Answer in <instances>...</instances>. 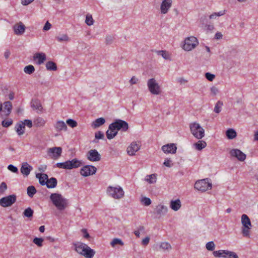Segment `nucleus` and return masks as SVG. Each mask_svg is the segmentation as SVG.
Masks as SVG:
<instances>
[{"label": "nucleus", "mask_w": 258, "mask_h": 258, "mask_svg": "<svg viewBox=\"0 0 258 258\" xmlns=\"http://www.w3.org/2000/svg\"><path fill=\"white\" fill-rule=\"evenodd\" d=\"M12 108V103L10 101H6L3 105H0V111H2V115L8 116L11 112Z\"/></svg>", "instance_id": "obj_14"}, {"label": "nucleus", "mask_w": 258, "mask_h": 258, "mask_svg": "<svg viewBox=\"0 0 258 258\" xmlns=\"http://www.w3.org/2000/svg\"><path fill=\"white\" fill-rule=\"evenodd\" d=\"M46 123V120L42 117H38L34 120V124L36 127H43Z\"/></svg>", "instance_id": "obj_34"}, {"label": "nucleus", "mask_w": 258, "mask_h": 258, "mask_svg": "<svg viewBox=\"0 0 258 258\" xmlns=\"http://www.w3.org/2000/svg\"><path fill=\"white\" fill-rule=\"evenodd\" d=\"M55 130L57 132L61 131H67V125L66 123L62 120H58L54 124Z\"/></svg>", "instance_id": "obj_21"}, {"label": "nucleus", "mask_w": 258, "mask_h": 258, "mask_svg": "<svg viewBox=\"0 0 258 258\" xmlns=\"http://www.w3.org/2000/svg\"><path fill=\"white\" fill-rule=\"evenodd\" d=\"M117 244H119L120 245L122 246L124 245V243L121 240V239H120L119 238H113L110 242V245L112 247H114Z\"/></svg>", "instance_id": "obj_42"}, {"label": "nucleus", "mask_w": 258, "mask_h": 258, "mask_svg": "<svg viewBox=\"0 0 258 258\" xmlns=\"http://www.w3.org/2000/svg\"><path fill=\"white\" fill-rule=\"evenodd\" d=\"M62 149L61 147H53L48 149V155L54 159H58L61 154Z\"/></svg>", "instance_id": "obj_13"}, {"label": "nucleus", "mask_w": 258, "mask_h": 258, "mask_svg": "<svg viewBox=\"0 0 258 258\" xmlns=\"http://www.w3.org/2000/svg\"><path fill=\"white\" fill-rule=\"evenodd\" d=\"M145 180L148 182L149 183H154L156 182L157 180V176L156 174H152L151 175H149L146 176Z\"/></svg>", "instance_id": "obj_36"}, {"label": "nucleus", "mask_w": 258, "mask_h": 258, "mask_svg": "<svg viewBox=\"0 0 258 258\" xmlns=\"http://www.w3.org/2000/svg\"><path fill=\"white\" fill-rule=\"evenodd\" d=\"M74 245L75 246V249H76V251L78 253H79L82 255H83V252H84V248H85V247L86 246V244L80 242V243H78L77 244H75Z\"/></svg>", "instance_id": "obj_31"}, {"label": "nucleus", "mask_w": 258, "mask_h": 258, "mask_svg": "<svg viewBox=\"0 0 258 258\" xmlns=\"http://www.w3.org/2000/svg\"><path fill=\"white\" fill-rule=\"evenodd\" d=\"M50 199L58 210H63L67 207L68 200L63 198L59 194H51L50 196Z\"/></svg>", "instance_id": "obj_1"}, {"label": "nucleus", "mask_w": 258, "mask_h": 258, "mask_svg": "<svg viewBox=\"0 0 258 258\" xmlns=\"http://www.w3.org/2000/svg\"><path fill=\"white\" fill-rule=\"evenodd\" d=\"M141 202L145 206H148L151 204V200L149 198L143 197L141 200Z\"/></svg>", "instance_id": "obj_50"}, {"label": "nucleus", "mask_w": 258, "mask_h": 258, "mask_svg": "<svg viewBox=\"0 0 258 258\" xmlns=\"http://www.w3.org/2000/svg\"><path fill=\"white\" fill-rule=\"evenodd\" d=\"M210 90H211V94L214 96L217 95V94L219 92L218 89L215 86L212 87L210 88Z\"/></svg>", "instance_id": "obj_63"}, {"label": "nucleus", "mask_w": 258, "mask_h": 258, "mask_svg": "<svg viewBox=\"0 0 258 258\" xmlns=\"http://www.w3.org/2000/svg\"><path fill=\"white\" fill-rule=\"evenodd\" d=\"M36 177L39 179V183L41 185H45L46 184V181L48 178V175L44 173H36Z\"/></svg>", "instance_id": "obj_28"}, {"label": "nucleus", "mask_w": 258, "mask_h": 258, "mask_svg": "<svg viewBox=\"0 0 258 258\" xmlns=\"http://www.w3.org/2000/svg\"><path fill=\"white\" fill-rule=\"evenodd\" d=\"M32 169V167L27 162H24L22 164L20 171L23 175L27 176L30 174Z\"/></svg>", "instance_id": "obj_22"}, {"label": "nucleus", "mask_w": 258, "mask_h": 258, "mask_svg": "<svg viewBox=\"0 0 258 258\" xmlns=\"http://www.w3.org/2000/svg\"><path fill=\"white\" fill-rule=\"evenodd\" d=\"M241 224L242 225V235L245 237H249V231L252 225L249 218L246 214H243L241 216Z\"/></svg>", "instance_id": "obj_6"}, {"label": "nucleus", "mask_w": 258, "mask_h": 258, "mask_svg": "<svg viewBox=\"0 0 258 258\" xmlns=\"http://www.w3.org/2000/svg\"><path fill=\"white\" fill-rule=\"evenodd\" d=\"M205 77L208 80L212 81L215 78V76L214 74H211L210 73H206L205 74Z\"/></svg>", "instance_id": "obj_57"}, {"label": "nucleus", "mask_w": 258, "mask_h": 258, "mask_svg": "<svg viewBox=\"0 0 258 258\" xmlns=\"http://www.w3.org/2000/svg\"><path fill=\"white\" fill-rule=\"evenodd\" d=\"M27 190V194L30 198H32L37 191L35 187L33 185L28 186Z\"/></svg>", "instance_id": "obj_40"}, {"label": "nucleus", "mask_w": 258, "mask_h": 258, "mask_svg": "<svg viewBox=\"0 0 258 258\" xmlns=\"http://www.w3.org/2000/svg\"><path fill=\"white\" fill-rule=\"evenodd\" d=\"M172 0H163L161 4L160 11L162 14H166L172 6Z\"/></svg>", "instance_id": "obj_17"}, {"label": "nucleus", "mask_w": 258, "mask_h": 258, "mask_svg": "<svg viewBox=\"0 0 258 258\" xmlns=\"http://www.w3.org/2000/svg\"><path fill=\"white\" fill-rule=\"evenodd\" d=\"M228 257L227 258H238L237 254L233 251L228 250Z\"/></svg>", "instance_id": "obj_59"}, {"label": "nucleus", "mask_w": 258, "mask_h": 258, "mask_svg": "<svg viewBox=\"0 0 258 258\" xmlns=\"http://www.w3.org/2000/svg\"><path fill=\"white\" fill-rule=\"evenodd\" d=\"M57 41L59 42H67L70 41L71 39L67 34H62L57 36L55 37Z\"/></svg>", "instance_id": "obj_32"}, {"label": "nucleus", "mask_w": 258, "mask_h": 258, "mask_svg": "<svg viewBox=\"0 0 258 258\" xmlns=\"http://www.w3.org/2000/svg\"><path fill=\"white\" fill-rule=\"evenodd\" d=\"M171 160L169 158H166L163 163V164L168 167H171L172 166L173 164H171Z\"/></svg>", "instance_id": "obj_60"}, {"label": "nucleus", "mask_w": 258, "mask_h": 258, "mask_svg": "<svg viewBox=\"0 0 258 258\" xmlns=\"http://www.w3.org/2000/svg\"><path fill=\"white\" fill-rule=\"evenodd\" d=\"M181 207L180 200H171L170 203V208L174 211H177Z\"/></svg>", "instance_id": "obj_25"}, {"label": "nucleus", "mask_w": 258, "mask_h": 258, "mask_svg": "<svg viewBox=\"0 0 258 258\" xmlns=\"http://www.w3.org/2000/svg\"><path fill=\"white\" fill-rule=\"evenodd\" d=\"M23 214L25 216L30 218L33 216V211L30 208H28L25 210Z\"/></svg>", "instance_id": "obj_49"}, {"label": "nucleus", "mask_w": 258, "mask_h": 258, "mask_svg": "<svg viewBox=\"0 0 258 258\" xmlns=\"http://www.w3.org/2000/svg\"><path fill=\"white\" fill-rule=\"evenodd\" d=\"M222 106L223 102L221 101H218L215 106L214 111L216 113H219L221 111Z\"/></svg>", "instance_id": "obj_43"}, {"label": "nucleus", "mask_w": 258, "mask_h": 258, "mask_svg": "<svg viewBox=\"0 0 258 258\" xmlns=\"http://www.w3.org/2000/svg\"><path fill=\"white\" fill-rule=\"evenodd\" d=\"M94 22L92 16L90 15H87L85 20L86 24L88 26H91L93 25Z\"/></svg>", "instance_id": "obj_47"}, {"label": "nucleus", "mask_w": 258, "mask_h": 258, "mask_svg": "<svg viewBox=\"0 0 258 258\" xmlns=\"http://www.w3.org/2000/svg\"><path fill=\"white\" fill-rule=\"evenodd\" d=\"M13 120L11 119H5L2 121V125L4 127H8L13 124Z\"/></svg>", "instance_id": "obj_48"}, {"label": "nucleus", "mask_w": 258, "mask_h": 258, "mask_svg": "<svg viewBox=\"0 0 258 258\" xmlns=\"http://www.w3.org/2000/svg\"><path fill=\"white\" fill-rule=\"evenodd\" d=\"M215 247L216 245L213 241H209L206 244V248L209 251H214Z\"/></svg>", "instance_id": "obj_44"}, {"label": "nucleus", "mask_w": 258, "mask_h": 258, "mask_svg": "<svg viewBox=\"0 0 258 258\" xmlns=\"http://www.w3.org/2000/svg\"><path fill=\"white\" fill-rule=\"evenodd\" d=\"M198 44L199 41L196 37L194 36L188 37L184 40L182 49L186 51H191L195 49Z\"/></svg>", "instance_id": "obj_7"}, {"label": "nucleus", "mask_w": 258, "mask_h": 258, "mask_svg": "<svg viewBox=\"0 0 258 258\" xmlns=\"http://www.w3.org/2000/svg\"><path fill=\"white\" fill-rule=\"evenodd\" d=\"M140 145L136 142L132 143L127 148V153L130 156L135 155L136 152L138 151L140 149Z\"/></svg>", "instance_id": "obj_19"}, {"label": "nucleus", "mask_w": 258, "mask_h": 258, "mask_svg": "<svg viewBox=\"0 0 258 258\" xmlns=\"http://www.w3.org/2000/svg\"><path fill=\"white\" fill-rule=\"evenodd\" d=\"M114 40V37L111 35L106 36L105 38V43L107 45H109L112 43Z\"/></svg>", "instance_id": "obj_54"}, {"label": "nucleus", "mask_w": 258, "mask_h": 258, "mask_svg": "<svg viewBox=\"0 0 258 258\" xmlns=\"http://www.w3.org/2000/svg\"><path fill=\"white\" fill-rule=\"evenodd\" d=\"M34 60H37V64L40 65L43 63L46 59V55L43 52L36 53L33 56Z\"/></svg>", "instance_id": "obj_23"}, {"label": "nucleus", "mask_w": 258, "mask_h": 258, "mask_svg": "<svg viewBox=\"0 0 258 258\" xmlns=\"http://www.w3.org/2000/svg\"><path fill=\"white\" fill-rule=\"evenodd\" d=\"M24 71L26 74L31 75L35 71L34 67L31 64L27 66L24 68Z\"/></svg>", "instance_id": "obj_41"}, {"label": "nucleus", "mask_w": 258, "mask_h": 258, "mask_svg": "<svg viewBox=\"0 0 258 258\" xmlns=\"http://www.w3.org/2000/svg\"><path fill=\"white\" fill-rule=\"evenodd\" d=\"M46 184L45 185H46L47 187L48 188H53L55 187L57 185V180L54 177H51L49 179L48 178L46 181Z\"/></svg>", "instance_id": "obj_30"}, {"label": "nucleus", "mask_w": 258, "mask_h": 258, "mask_svg": "<svg viewBox=\"0 0 258 258\" xmlns=\"http://www.w3.org/2000/svg\"><path fill=\"white\" fill-rule=\"evenodd\" d=\"M194 146L197 150L200 151L206 147L207 143L203 140H200L197 143L194 144Z\"/></svg>", "instance_id": "obj_35"}, {"label": "nucleus", "mask_w": 258, "mask_h": 258, "mask_svg": "<svg viewBox=\"0 0 258 258\" xmlns=\"http://www.w3.org/2000/svg\"><path fill=\"white\" fill-rule=\"evenodd\" d=\"M105 122V119L103 117H100L95 119L93 122H92L91 123V126L94 129L97 128L104 124Z\"/></svg>", "instance_id": "obj_29"}, {"label": "nucleus", "mask_w": 258, "mask_h": 258, "mask_svg": "<svg viewBox=\"0 0 258 258\" xmlns=\"http://www.w3.org/2000/svg\"><path fill=\"white\" fill-rule=\"evenodd\" d=\"M46 68L48 71H56L57 66L55 62L52 61H48L46 63Z\"/></svg>", "instance_id": "obj_38"}, {"label": "nucleus", "mask_w": 258, "mask_h": 258, "mask_svg": "<svg viewBox=\"0 0 258 258\" xmlns=\"http://www.w3.org/2000/svg\"><path fill=\"white\" fill-rule=\"evenodd\" d=\"M117 133L118 131L114 125L112 123L109 124L108 130L106 132L107 138L111 140L117 135Z\"/></svg>", "instance_id": "obj_18"}, {"label": "nucleus", "mask_w": 258, "mask_h": 258, "mask_svg": "<svg viewBox=\"0 0 258 258\" xmlns=\"http://www.w3.org/2000/svg\"><path fill=\"white\" fill-rule=\"evenodd\" d=\"M83 253V255L86 258H92L95 254V252L93 249H92L90 247L86 244V246L84 248V251Z\"/></svg>", "instance_id": "obj_27"}, {"label": "nucleus", "mask_w": 258, "mask_h": 258, "mask_svg": "<svg viewBox=\"0 0 258 258\" xmlns=\"http://www.w3.org/2000/svg\"><path fill=\"white\" fill-rule=\"evenodd\" d=\"M43 239L42 238L35 237L33 239V242L38 246H41L42 245V242Z\"/></svg>", "instance_id": "obj_53"}, {"label": "nucleus", "mask_w": 258, "mask_h": 258, "mask_svg": "<svg viewBox=\"0 0 258 258\" xmlns=\"http://www.w3.org/2000/svg\"><path fill=\"white\" fill-rule=\"evenodd\" d=\"M159 55H161L165 59H170V56L169 53L164 50H159L157 52Z\"/></svg>", "instance_id": "obj_46"}, {"label": "nucleus", "mask_w": 258, "mask_h": 258, "mask_svg": "<svg viewBox=\"0 0 258 258\" xmlns=\"http://www.w3.org/2000/svg\"><path fill=\"white\" fill-rule=\"evenodd\" d=\"M24 125L27 126L28 127L31 128L32 126V122L31 120L25 119L24 121H21Z\"/></svg>", "instance_id": "obj_58"}, {"label": "nucleus", "mask_w": 258, "mask_h": 258, "mask_svg": "<svg viewBox=\"0 0 258 258\" xmlns=\"http://www.w3.org/2000/svg\"><path fill=\"white\" fill-rule=\"evenodd\" d=\"M51 24L48 21H47L43 28V30L45 31H48L51 29Z\"/></svg>", "instance_id": "obj_62"}, {"label": "nucleus", "mask_w": 258, "mask_h": 258, "mask_svg": "<svg viewBox=\"0 0 258 258\" xmlns=\"http://www.w3.org/2000/svg\"><path fill=\"white\" fill-rule=\"evenodd\" d=\"M7 188V185L6 182H2L0 184V195L4 194Z\"/></svg>", "instance_id": "obj_52"}, {"label": "nucleus", "mask_w": 258, "mask_h": 258, "mask_svg": "<svg viewBox=\"0 0 258 258\" xmlns=\"http://www.w3.org/2000/svg\"><path fill=\"white\" fill-rule=\"evenodd\" d=\"M167 212L168 208L166 206L159 204L156 207L154 213L156 216L159 218L165 216Z\"/></svg>", "instance_id": "obj_15"}, {"label": "nucleus", "mask_w": 258, "mask_h": 258, "mask_svg": "<svg viewBox=\"0 0 258 258\" xmlns=\"http://www.w3.org/2000/svg\"><path fill=\"white\" fill-rule=\"evenodd\" d=\"M25 130V125H24L21 122L17 127V134L22 135L24 134Z\"/></svg>", "instance_id": "obj_45"}, {"label": "nucleus", "mask_w": 258, "mask_h": 258, "mask_svg": "<svg viewBox=\"0 0 258 258\" xmlns=\"http://www.w3.org/2000/svg\"><path fill=\"white\" fill-rule=\"evenodd\" d=\"M26 30L25 25L21 22L17 23V35H23Z\"/></svg>", "instance_id": "obj_33"}, {"label": "nucleus", "mask_w": 258, "mask_h": 258, "mask_svg": "<svg viewBox=\"0 0 258 258\" xmlns=\"http://www.w3.org/2000/svg\"><path fill=\"white\" fill-rule=\"evenodd\" d=\"M31 107L37 111V112L39 113L42 111V106L41 102L39 100L35 99L32 100L31 102Z\"/></svg>", "instance_id": "obj_24"}, {"label": "nucleus", "mask_w": 258, "mask_h": 258, "mask_svg": "<svg viewBox=\"0 0 258 258\" xmlns=\"http://www.w3.org/2000/svg\"><path fill=\"white\" fill-rule=\"evenodd\" d=\"M150 237L149 236L146 237L145 238H144L142 241V245L144 246L147 245L150 241Z\"/></svg>", "instance_id": "obj_64"}, {"label": "nucleus", "mask_w": 258, "mask_h": 258, "mask_svg": "<svg viewBox=\"0 0 258 258\" xmlns=\"http://www.w3.org/2000/svg\"><path fill=\"white\" fill-rule=\"evenodd\" d=\"M66 123H67L69 126H70L73 128L76 127L77 126V121L74 119H70V118L67 120Z\"/></svg>", "instance_id": "obj_51"}, {"label": "nucleus", "mask_w": 258, "mask_h": 258, "mask_svg": "<svg viewBox=\"0 0 258 258\" xmlns=\"http://www.w3.org/2000/svg\"><path fill=\"white\" fill-rule=\"evenodd\" d=\"M118 131L121 130L122 132H126L128 129V124L127 122L121 119H116L112 123Z\"/></svg>", "instance_id": "obj_11"}, {"label": "nucleus", "mask_w": 258, "mask_h": 258, "mask_svg": "<svg viewBox=\"0 0 258 258\" xmlns=\"http://www.w3.org/2000/svg\"><path fill=\"white\" fill-rule=\"evenodd\" d=\"M87 159L92 162L99 161L101 159V155L95 149H91L87 154Z\"/></svg>", "instance_id": "obj_12"}, {"label": "nucleus", "mask_w": 258, "mask_h": 258, "mask_svg": "<svg viewBox=\"0 0 258 258\" xmlns=\"http://www.w3.org/2000/svg\"><path fill=\"white\" fill-rule=\"evenodd\" d=\"M212 183L209 178H205L199 180L196 182L195 184V188L201 191H206L212 188Z\"/></svg>", "instance_id": "obj_5"}, {"label": "nucleus", "mask_w": 258, "mask_h": 258, "mask_svg": "<svg viewBox=\"0 0 258 258\" xmlns=\"http://www.w3.org/2000/svg\"><path fill=\"white\" fill-rule=\"evenodd\" d=\"M147 85L149 91L152 94L158 95L161 93V87L155 78L149 79L147 81Z\"/></svg>", "instance_id": "obj_2"}, {"label": "nucleus", "mask_w": 258, "mask_h": 258, "mask_svg": "<svg viewBox=\"0 0 258 258\" xmlns=\"http://www.w3.org/2000/svg\"><path fill=\"white\" fill-rule=\"evenodd\" d=\"M226 135L228 139H233L236 137V133L234 130L229 128L226 132Z\"/></svg>", "instance_id": "obj_37"}, {"label": "nucleus", "mask_w": 258, "mask_h": 258, "mask_svg": "<svg viewBox=\"0 0 258 258\" xmlns=\"http://www.w3.org/2000/svg\"><path fill=\"white\" fill-rule=\"evenodd\" d=\"M228 250H219L214 251L213 254L214 257L217 258H227L228 257Z\"/></svg>", "instance_id": "obj_26"}, {"label": "nucleus", "mask_w": 258, "mask_h": 258, "mask_svg": "<svg viewBox=\"0 0 258 258\" xmlns=\"http://www.w3.org/2000/svg\"><path fill=\"white\" fill-rule=\"evenodd\" d=\"M177 147L174 144H169L162 147V150L165 154H174L176 152Z\"/></svg>", "instance_id": "obj_20"}, {"label": "nucleus", "mask_w": 258, "mask_h": 258, "mask_svg": "<svg viewBox=\"0 0 258 258\" xmlns=\"http://www.w3.org/2000/svg\"><path fill=\"white\" fill-rule=\"evenodd\" d=\"M81 165V161L76 158L73 159L72 160L67 161L64 162L57 163L55 164L56 167L65 169L76 168L80 167Z\"/></svg>", "instance_id": "obj_3"}, {"label": "nucleus", "mask_w": 258, "mask_h": 258, "mask_svg": "<svg viewBox=\"0 0 258 258\" xmlns=\"http://www.w3.org/2000/svg\"><path fill=\"white\" fill-rule=\"evenodd\" d=\"M16 201V196L10 195L0 199V205L3 207H8L12 206Z\"/></svg>", "instance_id": "obj_9"}, {"label": "nucleus", "mask_w": 258, "mask_h": 258, "mask_svg": "<svg viewBox=\"0 0 258 258\" xmlns=\"http://www.w3.org/2000/svg\"><path fill=\"white\" fill-rule=\"evenodd\" d=\"M224 14V13L223 12H219L218 13H214L211 14L209 18L211 19H216L217 17H220L221 16H222Z\"/></svg>", "instance_id": "obj_56"}, {"label": "nucleus", "mask_w": 258, "mask_h": 258, "mask_svg": "<svg viewBox=\"0 0 258 258\" xmlns=\"http://www.w3.org/2000/svg\"><path fill=\"white\" fill-rule=\"evenodd\" d=\"M230 154L240 161H244L246 158V155L239 149L231 150L230 152Z\"/></svg>", "instance_id": "obj_16"}, {"label": "nucleus", "mask_w": 258, "mask_h": 258, "mask_svg": "<svg viewBox=\"0 0 258 258\" xmlns=\"http://www.w3.org/2000/svg\"><path fill=\"white\" fill-rule=\"evenodd\" d=\"M104 138V134L101 131H98L95 134V140L103 139Z\"/></svg>", "instance_id": "obj_55"}, {"label": "nucleus", "mask_w": 258, "mask_h": 258, "mask_svg": "<svg viewBox=\"0 0 258 258\" xmlns=\"http://www.w3.org/2000/svg\"><path fill=\"white\" fill-rule=\"evenodd\" d=\"M190 130L192 135L197 139H202L205 136V130L197 122H194L189 125Z\"/></svg>", "instance_id": "obj_4"}, {"label": "nucleus", "mask_w": 258, "mask_h": 258, "mask_svg": "<svg viewBox=\"0 0 258 258\" xmlns=\"http://www.w3.org/2000/svg\"><path fill=\"white\" fill-rule=\"evenodd\" d=\"M107 192L109 196L115 199H120L124 196V191L119 186H109L107 189Z\"/></svg>", "instance_id": "obj_8"}, {"label": "nucleus", "mask_w": 258, "mask_h": 258, "mask_svg": "<svg viewBox=\"0 0 258 258\" xmlns=\"http://www.w3.org/2000/svg\"><path fill=\"white\" fill-rule=\"evenodd\" d=\"M160 248L164 251H169L171 249L172 247L168 242H163L160 243Z\"/></svg>", "instance_id": "obj_39"}, {"label": "nucleus", "mask_w": 258, "mask_h": 258, "mask_svg": "<svg viewBox=\"0 0 258 258\" xmlns=\"http://www.w3.org/2000/svg\"><path fill=\"white\" fill-rule=\"evenodd\" d=\"M177 82L180 85H184L187 82V80L183 77H179L176 79Z\"/></svg>", "instance_id": "obj_61"}, {"label": "nucleus", "mask_w": 258, "mask_h": 258, "mask_svg": "<svg viewBox=\"0 0 258 258\" xmlns=\"http://www.w3.org/2000/svg\"><path fill=\"white\" fill-rule=\"evenodd\" d=\"M96 170V168L94 166L86 165L82 168L80 171V173L82 176L86 177L95 174Z\"/></svg>", "instance_id": "obj_10"}]
</instances>
